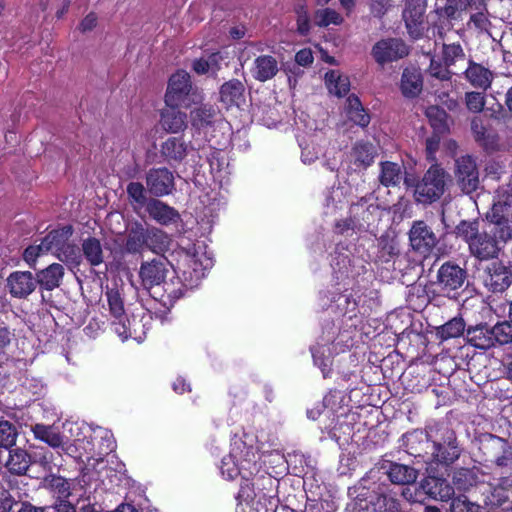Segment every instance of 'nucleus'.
<instances>
[{"mask_svg":"<svg viewBox=\"0 0 512 512\" xmlns=\"http://www.w3.org/2000/svg\"><path fill=\"white\" fill-rule=\"evenodd\" d=\"M508 208L506 202L504 204H494L490 214L493 227L490 231L479 232L470 243L469 251L478 260L485 261L498 258L501 243L512 239V220L504 214V210Z\"/></svg>","mask_w":512,"mask_h":512,"instance_id":"1","label":"nucleus"},{"mask_svg":"<svg viewBox=\"0 0 512 512\" xmlns=\"http://www.w3.org/2000/svg\"><path fill=\"white\" fill-rule=\"evenodd\" d=\"M105 297L109 307V313L113 318L111 322V329L120 337L122 341L134 339L141 342L144 339L145 332L140 328L144 325L140 320L133 317L130 320L126 314L124 307V299L120 290L115 288H108L105 292Z\"/></svg>","mask_w":512,"mask_h":512,"instance_id":"2","label":"nucleus"},{"mask_svg":"<svg viewBox=\"0 0 512 512\" xmlns=\"http://www.w3.org/2000/svg\"><path fill=\"white\" fill-rule=\"evenodd\" d=\"M432 439L430 463L450 466L462 454L456 432L446 423L436 422L435 429L430 432Z\"/></svg>","mask_w":512,"mask_h":512,"instance_id":"3","label":"nucleus"},{"mask_svg":"<svg viewBox=\"0 0 512 512\" xmlns=\"http://www.w3.org/2000/svg\"><path fill=\"white\" fill-rule=\"evenodd\" d=\"M204 99L198 88H193L190 75L178 70L171 75L164 96L165 105L182 106L189 109Z\"/></svg>","mask_w":512,"mask_h":512,"instance_id":"4","label":"nucleus"},{"mask_svg":"<svg viewBox=\"0 0 512 512\" xmlns=\"http://www.w3.org/2000/svg\"><path fill=\"white\" fill-rule=\"evenodd\" d=\"M468 272L454 261L441 264L436 273V280L431 281L434 292L449 299H457L467 282Z\"/></svg>","mask_w":512,"mask_h":512,"instance_id":"5","label":"nucleus"},{"mask_svg":"<svg viewBox=\"0 0 512 512\" xmlns=\"http://www.w3.org/2000/svg\"><path fill=\"white\" fill-rule=\"evenodd\" d=\"M448 174L437 163L432 164L415 186V199L422 204H431L445 192Z\"/></svg>","mask_w":512,"mask_h":512,"instance_id":"6","label":"nucleus"},{"mask_svg":"<svg viewBox=\"0 0 512 512\" xmlns=\"http://www.w3.org/2000/svg\"><path fill=\"white\" fill-rule=\"evenodd\" d=\"M170 262L165 256L142 261L138 270L140 287L151 297H156L159 285L170 274Z\"/></svg>","mask_w":512,"mask_h":512,"instance_id":"7","label":"nucleus"},{"mask_svg":"<svg viewBox=\"0 0 512 512\" xmlns=\"http://www.w3.org/2000/svg\"><path fill=\"white\" fill-rule=\"evenodd\" d=\"M427 0H404L402 20L412 40L423 38L426 30Z\"/></svg>","mask_w":512,"mask_h":512,"instance_id":"8","label":"nucleus"},{"mask_svg":"<svg viewBox=\"0 0 512 512\" xmlns=\"http://www.w3.org/2000/svg\"><path fill=\"white\" fill-rule=\"evenodd\" d=\"M436 422L429 424L424 430L415 429L403 435V442L406 452L415 457L421 458L425 463H430L432 439L430 432L435 429Z\"/></svg>","mask_w":512,"mask_h":512,"instance_id":"9","label":"nucleus"},{"mask_svg":"<svg viewBox=\"0 0 512 512\" xmlns=\"http://www.w3.org/2000/svg\"><path fill=\"white\" fill-rule=\"evenodd\" d=\"M371 55L377 64L384 66L408 56L409 47L400 38H385L373 45Z\"/></svg>","mask_w":512,"mask_h":512,"instance_id":"10","label":"nucleus"},{"mask_svg":"<svg viewBox=\"0 0 512 512\" xmlns=\"http://www.w3.org/2000/svg\"><path fill=\"white\" fill-rule=\"evenodd\" d=\"M408 234L412 249L424 257L430 255L439 242L432 228L423 220L414 221Z\"/></svg>","mask_w":512,"mask_h":512,"instance_id":"11","label":"nucleus"},{"mask_svg":"<svg viewBox=\"0 0 512 512\" xmlns=\"http://www.w3.org/2000/svg\"><path fill=\"white\" fill-rule=\"evenodd\" d=\"M191 142L186 141L183 135L170 136L160 145V156L171 167L181 164L191 150Z\"/></svg>","mask_w":512,"mask_h":512,"instance_id":"12","label":"nucleus"},{"mask_svg":"<svg viewBox=\"0 0 512 512\" xmlns=\"http://www.w3.org/2000/svg\"><path fill=\"white\" fill-rule=\"evenodd\" d=\"M146 186L153 196L163 197L175 190V178L167 167L151 168L146 174Z\"/></svg>","mask_w":512,"mask_h":512,"instance_id":"13","label":"nucleus"},{"mask_svg":"<svg viewBox=\"0 0 512 512\" xmlns=\"http://www.w3.org/2000/svg\"><path fill=\"white\" fill-rule=\"evenodd\" d=\"M455 176L461 190L467 194L475 192L479 186V172L475 160L461 156L456 160Z\"/></svg>","mask_w":512,"mask_h":512,"instance_id":"14","label":"nucleus"},{"mask_svg":"<svg viewBox=\"0 0 512 512\" xmlns=\"http://www.w3.org/2000/svg\"><path fill=\"white\" fill-rule=\"evenodd\" d=\"M491 475L484 472L481 468L473 466L471 468L460 467L455 469L452 476L453 485L461 491H469L471 488L480 484L493 486Z\"/></svg>","mask_w":512,"mask_h":512,"instance_id":"15","label":"nucleus"},{"mask_svg":"<svg viewBox=\"0 0 512 512\" xmlns=\"http://www.w3.org/2000/svg\"><path fill=\"white\" fill-rule=\"evenodd\" d=\"M37 287V280L30 271H13L6 279V288L12 298L27 299Z\"/></svg>","mask_w":512,"mask_h":512,"instance_id":"16","label":"nucleus"},{"mask_svg":"<svg viewBox=\"0 0 512 512\" xmlns=\"http://www.w3.org/2000/svg\"><path fill=\"white\" fill-rule=\"evenodd\" d=\"M186 287L181 278L173 273L172 276L165 278L163 283L159 285V289H156V297L152 298L169 311L176 301L184 296Z\"/></svg>","mask_w":512,"mask_h":512,"instance_id":"17","label":"nucleus"},{"mask_svg":"<svg viewBox=\"0 0 512 512\" xmlns=\"http://www.w3.org/2000/svg\"><path fill=\"white\" fill-rule=\"evenodd\" d=\"M232 456H235L244 475H257L260 472L259 454L253 445H247L243 440L232 444Z\"/></svg>","mask_w":512,"mask_h":512,"instance_id":"18","label":"nucleus"},{"mask_svg":"<svg viewBox=\"0 0 512 512\" xmlns=\"http://www.w3.org/2000/svg\"><path fill=\"white\" fill-rule=\"evenodd\" d=\"M146 211L152 220L162 226H177L182 222L177 209L156 198H152L146 203Z\"/></svg>","mask_w":512,"mask_h":512,"instance_id":"19","label":"nucleus"},{"mask_svg":"<svg viewBox=\"0 0 512 512\" xmlns=\"http://www.w3.org/2000/svg\"><path fill=\"white\" fill-rule=\"evenodd\" d=\"M483 281L490 292L502 293L511 285L512 273L501 262H493L487 267Z\"/></svg>","mask_w":512,"mask_h":512,"instance_id":"20","label":"nucleus"},{"mask_svg":"<svg viewBox=\"0 0 512 512\" xmlns=\"http://www.w3.org/2000/svg\"><path fill=\"white\" fill-rule=\"evenodd\" d=\"M194 105L189 112L192 128L198 132L212 128L220 116L218 107L211 103H203V100Z\"/></svg>","mask_w":512,"mask_h":512,"instance_id":"21","label":"nucleus"},{"mask_svg":"<svg viewBox=\"0 0 512 512\" xmlns=\"http://www.w3.org/2000/svg\"><path fill=\"white\" fill-rule=\"evenodd\" d=\"M349 213L354 216L357 229L369 230L378 220L379 205L369 203L366 198L362 197L358 202L350 206Z\"/></svg>","mask_w":512,"mask_h":512,"instance_id":"22","label":"nucleus"},{"mask_svg":"<svg viewBox=\"0 0 512 512\" xmlns=\"http://www.w3.org/2000/svg\"><path fill=\"white\" fill-rule=\"evenodd\" d=\"M180 107L165 105V108L160 111L159 123L166 133L180 134L187 129V114L181 111Z\"/></svg>","mask_w":512,"mask_h":512,"instance_id":"23","label":"nucleus"},{"mask_svg":"<svg viewBox=\"0 0 512 512\" xmlns=\"http://www.w3.org/2000/svg\"><path fill=\"white\" fill-rule=\"evenodd\" d=\"M424 80L419 68L408 66L403 69L399 89L405 99H416L423 91Z\"/></svg>","mask_w":512,"mask_h":512,"instance_id":"24","label":"nucleus"},{"mask_svg":"<svg viewBox=\"0 0 512 512\" xmlns=\"http://www.w3.org/2000/svg\"><path fill=\"white\" fill-rule=\"evenodd\" d=\"M245 85L236 78L225 81L219 88V102L226 108L240 107L245 103Z\"/></svg>","mask_w":512,"mask_h":512,"instance_id":"25","label":"nucleus"},{"mask_svg":"<svg viewBox=\"0 0 512 512\" xmlns=\"http://www.w3.org/2000/svg\"><path fill=\"white\" fill-rule=\"evenodd\" d=\"M421 488L434 500L447 501L454 494V487L446 478L428 475L421 481Z\"/></svg>","mask_w":512,"mask_h":512,"instance_id":"26","label":"nucleus"},{"mask_svg":"<svg viewBox=\"0 0 512 512\" xmlns=\"http://www.w3.org/2000/svg\"><path fill=\"white\" fill-rule=\"evenodd\" d=\"M382 468L386 469L390 482L396 485L413 484L419 475L418 470L414 467L393 461H385Z\"/></svg>","mask_w":512,"mask_h":512,"instance_id":"27","label":"nucleus"},{"mask_svg":"<svg viewBox=\"0 0 512 512\" xmlns=\"http://www.w3.org/2000/svg\"><path fill=\"white\" fill-rule=\"evenodd\" d=\"M74 232L73 226L70 224L58 227L49 231L42 239V248L46 253L51 252L53 255L70 240Z\"/></svg>","mask_w":512,"mask_h":512,"instance_id":"28","label":"nucleus"},{"mask_svg":"<svg viewBox=\"0 0 512 512\" xmlns=\"http://www.w3.org/2000/svg\"><path fill=\"white\" fill-rule=\"evenodd\" d=\"M64 274V267L61 264L52 263L46 268L37 271L35 278L37 285L42 290L52 291L61 285Z\"/></svg>","mask_w":512,"mask_h":512,"instance_id":"29","label":"nucleus"},{"mask_svg":"<svg viewBox=\"0 0 512 512\" xmlns=\"http://www.w3.org/2000/svg\"><path fill=\"white\" fill-rule=\"evenodd\" d=\"M467 343L481 350H488L495 346L492 328L486 323L469 326L466 330Z\"/></svg>","mask_w":512,"mask_h":512,"instance_id":"30","label":"nucleus"},{"mask_svg":"<svg viewBox=\"0 0 512 512\" xmlns=\"http://www.w3.org/2000/svg\"><path fill=\"white\" fill-rule=\"evenodd\" d=\"M278 62L271 55H260L255 58L251 68L252 76L259 82L271 80L278 73Z\"/></svg>","mask_w":512,"mask_h":512,"instance_id":"31","label":"nucleus"},{"mask_svg":"<svg viewBox=\"0 0 512 512\" xmlns=\"http://www.w3.org/2000/svg\"><path fill=\"white\" fill-rule=\"evenodd\" d=\"M464 73L466 79L475 88L486 91L491 86L493 80L492 72L473 60H469V65Z\"/></svg>","mask_w":512,"mask_h":512,"instance_id":"32","label":"nucleus"},{"mask_svg":"<svg viewBox=\"0 0 512 512\" xmlns=\"http://www.w3.org/2000/svg\"><path fill=\"white\" fill-rule=\"evenodd\" d=\"M350 155L355 166L366 169L373 164L377 151L372 143L360 140L353 145Z\"/></svg>","mask_w":512,"mask_h":512,"instance_id":"33","label":"nucleus"},{"mask_svg":"<svg viewBox=\"0 0 512 512\" xmlns=\"http://www.w3.org/2000/svg\"><path fill=\"white\" fill-rule=\"evenodd\" d=\"M346 114L348 119L354 124L365 128L370 123V115L363 107L360 99L355 94L348 96L346 101Z\"/></svg>","mask_w":512,"mask_h":512,"instance_id":"34","label":"nucleus"},{"mask_svg":"<svg viewBox=\"0 0 512 512\" xmlns=\"http://www.w3.org/2000/svg\"><path fill=\"white\" fill-rule=\"evenodd\" d=\"M145 249L154 253H165L170 246L171 239L163 230L152 227L145 228Z\"/></svg>","mask_w":512,"mask_h":512,"instance_id":"35","label":"nucleus"},{"mask_svg":"<svg viewBox=\"0 0 512 512\" xmlns=\"http://www.w3.org/2000/svg\"><path fill=\"white\" fill-rule=\"evenodd\" d=\"M31 465V456L21 448L9 450V457L6 461L7 469L15 475H25Z\"/></svg>","mask_w":512,"mask_h":512,"instance_id":"36","label":"nucleus"},{"mask_svg":"<svg viewBox=\"0 0 512 512\" xmlns=\"http://www.w3.org/2000/svg\"><path fill=\"white\" fill-rule=\"evenodd\" d=\"M87 263L96 267L104 262V253L99 239L88 237L82 241L81 250Z\"/></svg>","mask_w":512,"mask_h":512,"instance_id":"37","label":"nucleus"},{"mask_svg":"<svg viewBox=\"0 0 512 512\" xmlns=\"http://www.w3.org/2000/svg\"><path fill=\"white\" fill-rule=\"evenodd\" d=\"M145 228L136 223L128 231L124 243V251L129 254H140L145 249Z\"/></svg>","mask_w":512,"mask_h":512,"instance_id":"38","label":"nucleus"},{"mask_svg":"<svg viewBox=\"0 0 512 512\" xmlns=\"http://www.w3.org/2000/svg\"><path fill=\"white\" fill-rule=\"evenodd\" d=\"M505 447L509 448V441L493 434L485 435L480 444V450L487 461H493L499 453L503 452Z\"/></svg>","mask_w":512,"mask_h":512,"instance_id":"39","label":"nucleus"},{"mask_svg":"<svg viewBox=\"0 0 512 512\" xmlns=\"http://www.w3.org/2000/svg\"><path fill=\"white\" fill-rule=\"evenodd\" d=\"M379 182L384 187H395L402 179V169L398 163L383 161L380 163Z\"/></svg>","mask_w":512,"mask_h":512,"instance_id":"40","label":"nucleus"},{"mask_svg":"<svg viewBox=\"0 0 512 512\" xmlns=\"http://www.w3.org/2000/svg\"><path fill=\"white\" fill-rule=\"evenodd\" d=\"M325 84L329 92L337 97L345 96L350 90L349 78L336 70H330L325 74Z\"/></svg>","mask_w":512,"mask_h":512,"instance_id":"41","label":"nucleus"},{"mask_svg":"<svg viewBox=\"0 0 512 512\" xmlns=\"http://www.w3.org/2000/svg\"><path fill=\"white\" fill-rule=\"evenodd\" d=\"M466 330V324L463 318L454 317L436 328V336L443 342L462 336Z\"/></svg>","mask_w":512,"mask_h":512,"instance_id":"42","label":"nucleus"},{"mask_svg":"<svg viewBox=\"0 0 512 512\" xmlns=\"http://www.w3.org/2000/svg\"><path fill=\"white\" fill-rule=\"evenodd\" d=\"M430 126L433 129V133L448 134L450 131L448 119V113L439 106H430L426 110Z\"/></svg>","mask_w":512,"mask_h":512,"instance_id":"43","label":"nucleus"},{"mask_svg":"<svg viewBox=\"0 0 512 512\" xmlns=\"http://www.w3.org/2000/svg\"><path fill=\"white\" fill-rule=\"evenodd\" d=\"M476 0H446L444 7L437 9L440 16H444L448 20H458L463 12L469 7L473 8Z\"/></svg>","mask_w":512,"mask_h":512,"instance_id":"44","label":"nucleus"},{"mask_svg":"<svg viewBox=\"0 0 512 512\" xmlns=\"http://www.w3.org/2000/svg\"><path fill=\"white\" fill-rule=\"evenodd\" d=\"M377 247L376 261L380 263H389L399 254L396 241L389 235H382Z\"/></svg>","mask_w":512,"mask_h":512,"instance_id":"45","label":"nucleus"},{"mask_svg":"<svg viewBox=\"0 0 512 512\" xmlns=\"http://www.w3.org/2000/svg\"><path fill=\"white\" fill-rule=\"evenodd\" d=\"M473 9L475 13L470 15L469 23L480 32L488 31L491 27V21L488 18L487 0H476Z\"/></svg>","mask_w":512,"mask_h":512,"instance_id":"46","label":"nucleus"},{"mask_svg":"<svg viewBox=\"0 0 512 512\" xmlns=\"http://www.w3.org/2000/svg\"><path fill=\"white\" fill-rule=\"evenodd\" d=\"M32 432L36 439H39L53 448H58L63 444V438L51 426L44 424H35Z\"/></svg>","mask_w":512,"mask_h":512,"instance_id":"47","label":"nucleus"},{"mask_svg":"<svg viewBox=\"0 0 512 512\" xmlns=\"http://www.w3.org/2000/svg\"><path fill=\"white\" fill-rule=\"evenodd\" d=\"M370 503L375 512H399L400 501L387 493H378L372 497Z\"/></svg>","mask_w":512,"mask_h":512,"instance_id":"48","label":"nucleus"},{"mask_svg":"<svg viewBox=\"0 0 512 512\" xmlns=\"http://www.w3.org/2000/svg\"><path fill=\"white\" fill-rule=\"evenodd\" d=\"M48 487L56 501L68 500L72 494L70 483L62 476L52 475L48 480Z\"/></svg>","mask_w":512,"mask_h":512,"instance_id":"49","label":"nucleus"},{"mask_svg":"<svg viewBox=\"0 0 512 512\" xmlns=\"http://www.w3.org/2000/svg\"><path fill=\"white\" fill-rule=\"evenodd\" d=\"M61 262L78 267L82 262V254L79 247L67 241L55 255Z\"/></svg>","mask_w":512,"mask_h":512,"instance_id":"50","label":"nucleus"},{"mask_svg":"<svg viewBox=\"0 0 512 512\" xmlns=\"http://www.w3.org/2000/svg\"><path fill=\"white\" fill-rule=\"evenodd\" d=\"M441 59L447 66H453L459 60L465 59V52L459 42L443 44Z\"/></svg>","mask_w":512,"mask_h":512,"instance_id":"51","label":"nucleus"},{"mask_svg":"<svg viewBox=\"0 0 512 512\" xmlns=\"http://www.w3.org/2000/svg\"><path fill=\"white\" fill-rule=\"evenodd\" d=\"M479 232L478 220H461L455 227V234L463 239L468 246L472 243V240H474V237H476Z\"/></svg>","mask_w":512,"mask_h":512,"instance_id":"52","label":"nucleus"},{"mask_svg":"<svg viewBox=\"0 0 512 512\" xmlns=\"http://www.w3.org/2000/svg\"><path fill=\"white\" fill-rule=\"evenodd\" d=\"M343 17L334 9L325 8L315 12V24L318 27H327L331 24L341 25Z\"/></svg>","mask_w":512,"mask_h":512,"instance_id":"53","label":"nucleus"},{"mask_svg":"<svg viewBox=\"0 0 512 512\" xmlns=\"http://www.w3.org/2000/svg\"><path fill=\"white\" fill-rule=\"evenodd\" d=\"M495 344L505 345L512 342V319L498 322L492 327Z\"/></svg>","mask_w":512,"mask_h":512,"instance_id":"54","label":"nucleus"},{"mask_svg":"<svg viewBox=\"0 0 512 512\" xmlns=\"http://www.w3.org/2000/svg\"><path fill=\"white\" fill-rule=\"evenodd\" d=\"M220 472L228 480H232L238 475L242 476L243 471L235 456H232V451L222 458Z\"/></svg>","mask_w":512,"mask_h":512,"instance_id":"55","label":"nucleus"},{"mask_svg":"<svg viewBox=\"0 0 512 512\" xmlns=\"http://www.w3.org/2000/svg\"><path fill=\"white\" fill-rule=\"evenodd\" d=\"M254 475H244L241 476L240 488L236 496V500L238 505L244 502H251L255 499L256 493L254 488V483L252 482V477Z\"/></svg>","mask_w":512,"mask_h":512,"instance_id":"56","label":"nucleus"},{"mask_svg":"<svg viewBox=\"0 0 512 512\" xmlns=\"http://www.w3.org/2000/svg\"><path fill=\"white\" fill-rule=\"evenodd\" d=\"M449 67L450 66H447L442 61V59L436 60L434 57H432L427 72L431 77L436 78L440 81H450L453 72L450 71Z\"/></svg>","mask_w":512,"mask_h":512,"instance_id":"57","label":"nucleus"},{"mask_svg":"<svg viewBox=\"0 0 512 512\" xmlns=\"http://www.w3.org/2000/svg\"><path fill=\"white\" fill-rule=\"evenodd\" d=\"M17 432L9 421H0V447L9 448L16 442Z\"/></svg>","mask_w":512,"mask_h":512,"instance_id":"58","label":"nucleus"},{"mask_svg":"<svg viewBox=\"0 0 512 512\" xmlns=\"http://www.w3.org/2000/svg\"><path fill=\"white\" fill-rule=\"evenodd\" d=\"M189 270L184 271V275H190L191 282L197 284L201 279H203L206 275L207 266H204L202 262L198 259L197 255H193L189 260L188 265Z\"/></svg>","mask_w":512,"mask_h":512,"instance_id":"59","label":"nucleus"},{"mask_svg":"<svg viewBox=\"0 0 512 512\" xmlns=\"http://www.w3.org/2000/svg\"><path fill=\"white\" fill-rule=\"evenodd\" d=\"M480 505L470 501L466 496H458L452 499L451 512H480Z\"/></svg>","mask_w":512,"mask_h":512,"instance_id":"60","label":"nucleus"},{"mask_svg":"<svg viewBox=\"0 0 512 512\" xmlns=\"http://www.w3.org/2000/svg\"><path fill=\"white\" fill-rule=\"evenodd\" d=\"M465 103L469 111L473 113H480L485 106V96L482 92H467L465 94Z\"/></svg>","mask_w":512,"mask_h":512,"instance_id":"61","label":"nucleus"},{"mask_svg":"<svg viewBox=\"0 0 512 512\" xmlns=\"http://www.w3.org/2000/svg\"><path fill=\"white\" fill-rule=\"evenodd\" d=\"M369 10L374 18L383 19L393 7L392 0H369Z\"/></svg>","mask_w":512,"mask_h":512,"instance_id":"62","label":"nucleus"},{"mask_svg":"<svg viewBox=\"0 0 512 512\" xmlns=\"http://www.w3.org/2000/svg\"><path fill=\"white\" fill-rule=\"evenodd\" d=\"M471 131L476 142L481 145L488 147L490 136L487 134V130L483 125L482 120L479 117H474L471 121Z\"/></svg>","mask_w":512,"mask_h":512,"instance_id":"63","label":"nucleus"},{"mask_svg":"<svg viewBox=\"0 0 512 512\" xmlns=\"http://www.w3.org/2000/svg\"><path fill=\"white\" fill-rule=\"evenodd\" d=\"M444 134L432 133L425 142V153L428 161H436V153L439 150L440 142Z\"/></svg>","mask_w":512,"mask_h":512,"instance_id":"64","label":"nucleus"}]
</instances>
